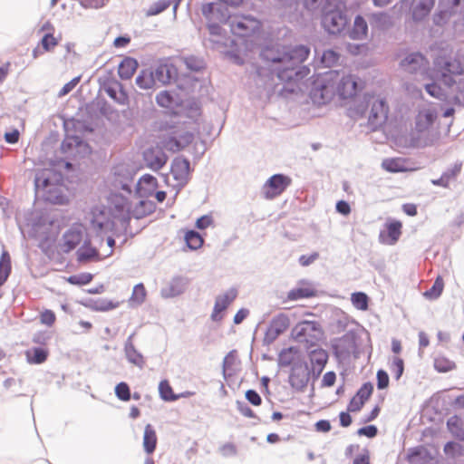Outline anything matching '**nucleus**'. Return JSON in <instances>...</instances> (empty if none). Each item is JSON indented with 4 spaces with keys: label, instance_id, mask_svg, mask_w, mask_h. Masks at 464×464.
Listing matches in <instances>:
<instances>
[{
    "label": "nucleus",
    "instance_id": "b1692460",
    "mask_svg": "<svg viewBox=\"0 0 464 464\" xmlns=\"http://www.w3.org/2000/svg\"><path fill=\"white\" fill-rule=\"evenodd\" d=\"M158 188L157 179L150 174H144L136 184L135 193L139 198L151 197Z\"/></svg>",
    "mask_w": 464,
    "mask_h": 464
},
{
    "label": "nucleus",
    "instance_id": "4c0bfd02",
    "mask_svg": "<svg viewBox=\"0 0 464 464\" xmlns=\"http://www.w3.org/2000/svg\"><path fill=\"white\" fill-rule=\"evenodd\" d=\"M402 224L399 220H391L386 223L388 239L386 243L394 245L401 235Z\"/></svg>",
    "mask_w": 464,
    "mask_h": 464
},
{
    "label": "nucleus",
    "instance_id": "aec40b11",
    "mask_svg": "<svg viewBox=\"0 0 464 464\" xmlns=\"http://www.w3.org/2000/svg\"><path fill=\"white\" fill-rule=\"evenodd\" d=\"M92 214L91 223L97 232H107L114 227V217L111 218L110 212L105 208H94Z\"/></svg>",
    "mask_w": 464,
    "mask_h": 464
},
{
    "label": "nucleus",
    "instance_id": "cd10ccee",
    "mask_svg": "<svg viewBox=\"0 0 464 464\" xmlns=\"http://www.w3.org/2000/svg\"><path fill=\"white\" fill-rule=\"evenodd\" d=\"M370 24L379 31H387L393 26L392 16L387 12H376L369 17Z\"/></svg>",
    "mask_w": 464,
    "mask_h": 464
},
{
    "label": "nucleus",
    "instance_id": "4d7b16f0",
    "mask_svg": "<svg viewBox=\"0 0 464 464\" xmlns=\"http://www.w3.org/2000/svg\"><path fill=\"white\" fill-rule=\"evenodd\" d=\"M238 290L236 287H230L223 295H218L216 298L219 304H222L223 308H227L230 304L237 297Z\"/></svg>",
    "mask_w": 464,
    "mask_h": 464
},
{
    "label": "nucleus",
    "instance_id": "393cba45",
    "mask_svg": "<svg viewBox=\"0 0 464 464\" xmlns=\"http://www.w3.org/2000/svg\"><path fill=\"white\" fill-rule=\"evenodd\" d=\"M82 237L83 231L81 227H71L63 236L62 250L65 253L72 251L82 242Z\"/></svg>",
    "mask_w": 464,
    "mask_h": 464
},
{
    "label": "nucleus",
    "instance_id": "603ef678",
    "mask_svg": "<svg viewBox=\"0 0 464 464\" xmlns=\"http://www.w3.org/2000/svg\"><path fill=\"white\" fill-rule=\"evenodd\" d=\"M120 171V166L118 165V189L121 188V190L125 191L128 195H131V187L135 173L129 171L127 177L121 179Z\"/></svg>",
    "mask_w": 464,
    "mask_h": 464
},
{
    "label": "nucleus",
    "instance_id": "0eeeda50",
    "mask_svg": "<svg viewBox=\"0 0 464 464\" xmlns=\"http://www.w3.org/2000/svg\"><path fill=\"white\" fill-rule=\"evenodd\" d=\"M310 380H312V374L308 362L298 359L291 367L288 376L289 385L296 392H304Z\"/></svg>",
    "mask_w": 464,
    "mask_h": 464
},
{
    "label": "nucleus",
    "instance_id": "f704fd0d",
    "mask_svg": "<svg viewBox=\"0 0 464 464\" xmlns=\"http://www.w3.org/2000/svg\"><path fill=\"white\" fill-rule=\"evenodd\" d=\"M450 432L459 440L464 441V428L462 419L458 415L450 417L447 420Z\"/></svg>",
    "mask_w": 464,
    "mask_h": 464
},
{
    "label": "nucleus",
    "instance_id": "a18cd8bd",
    "mask_svg": "<svg viewBox=\"0 0 464 464\" xmlns=\"http://www.w3.org/2000/svg\"><path fill=\"white\" fill-rule=\"evenodd\" d=\"M156 102L160 107L174 109L178 104L175 97L169 91H161L156 95Z\"/></svg>",
    "mask_w": 464,
    "mask_h": 464
},
{
    "label": "nucleus",
    "instance_id": "9b49d317",
    "mask_svg": "<svg viewBox=\"0 0 464 464\" xmlns=\"http://www.w3.org/2000/svg\"><path fill=\"white\" fill-rule=\"evenodd\" d=\"M290 326V318L285 313H279L275 315L265 332L263 343L265 345H270L273 343L281 334H283Z\"/></svg>",
    "mask_w": 464,
    "mask_h": 464
},
{
    "label": "nucleus",
    "instance_id": "9d476101",
    "mask_svg": "<svg viewBox=\"0 0 464 464\" xmlns=\"http://www.w3.org/2000/svg\"><path fill=\"white\" fill-rule=\"evenodd\" d=\"M358 334L355 330H348L342 337L338 338L333 343L334 355L338 359L345 360L350 357L353 353L358 349L357 346Z\"/></svg>",
    "mask_w": 464,
    "mask_h": 464
},
{
    "label": "nucleus",
    "instance_id": "a19ab883",
    "mask_svg": "<svg viewBox=\"0 0 464 464\" xmlns=\"http://www.w3.org/2000/svg\"><path fill=\"white\" fill-rule=\"evenodd\" d=\"M297 351L294 347L283 349L277 358L279 367H288L294 365L297 360L295 359Z\"/></svg>",
    "mask_w": 464,
    "mask_h": 464
},
{
    "label": "nucleus",
    "instance_id": "f8f14e48",
    "mask_svg": "<svg viewBox=\"0 0 464 464\" xmlns=\"http://www.w3.org/2000/svg\"><path fill=\"white\" fill-rule=\"evenodd\" d=\"M191 171L190 161L187 158L178 156L172 160L170 173L177 182L175 188H177L178 190H180L188 183Z\"/></svg>",
    "mask_w": 464,
    "mask_h": 464
},
{
    "label": "nucleus",
    "instance_id": "37998d69",
    "mask_svg": "<svg viewBox=\"0 0 464 464\" xmlns=\"http://www.w3.org/2000/svg\"><path fill=\"white\" fill-rule=\"evenodd\" d=\"M184 239L187 246L190 250H197L200 248L204 243V239L200 233L194 229L187 231Z\"/></svg>",
    "mask_w": 464,
    "mask_h": 464
},
{
    "label": "nucleus",
    "instance_id": "e2e57ef3",
    "mask_svg": "<svg viewBox=\"0 0 464 464\" xmlns=\"http://www.w3.org/2000/svg\"><path fill=\"white\" fill-rule=\"evenodd\" d=\"M451 14L452 11L448 9L439 10L432 16L433 24L437 26H442L449 22Z\"/></svg>",
    "mask_w": 464,
    "mask_h": 464
},
{
    "label": "nucleus",
    "instance_id": "c756f323",
    "mask_svg": "<svg viewBox=\"0 0 464 464\" xmlns=\"http://www.w3.org/2000/svg\"><path fill=\"white\" fill-rule=\"evenodd\" d=\"M348 33V36L352 40H362L366 38L368 34V24L365 18L357 14L354 18L353 25L352 29H346Z\"/></svg>",
    "mask_w": 464,
    "mask_h": 464
},
{
    "label": "nucleus",
    "instance_id": "5701e85b",
    "mask_svg": "<svg viewBox=\"0 0 464 464\" xmlns=\"http://www.w3.org/2000/svg\"><path fill=\"white\" fill-rule=\"evenodd\" d=\"M336 93L342 100L354 97L360 90L359 85L353 75L343 76L336 82Z\"/></svg>",
    "mask_w": 464,
    "mask_h": 464
},
{
    "label": "nucleus",
    "instance_id": "4468645a",
    "mask_svg": "<svg viewBox=\"0 0 464 464\" xmlns=\"http://www.w3.org/2000/svg\"><path fill=\"white\" fill-rule=\"evenodd\" d=\"M328 353L321 348L317 347L308 352V359L311 364L310 370L312 374V389L311 392H314V382L320 377L323 372L327 362Z\"/></svg>",
    "mask_w": 464,
    "mask_h": 464
},
{
    "label": "nucleus",
    "instance_id": "680f3d73",
    "mask_svg": "<svg viewBox=\"0 0 464 464\" xmlns=\"http://www.w3.org/2000/svg\"><path fill=\"white\" fill-rule=\"evenodd\" d=\"M89 306L92 309L97 311H107L114 308V304H112V302L103 298L91 299L89 301Z\"/></svg>",
    "mask_w": 464,
    "mask_h": 464
},
{
    "label": "nucleus",
    "instance_id": "ddd939ff",
    "mask_svg": "<svg viewBox=\"0 0 464 464\" xmlns=\"http://www.w3.org/2000/svg\"><path fill=\"white\" fill-rule=\"evenodd\" d=\"M86 111L91 116H95L97 120H107L112 126L116 121V111L101 96L89 103L86 106Z\"/></svg>",
    "mask_w": 464,
    "mask_h": 464
},
{
    "label": "nucleus",
    "instance_id": "72a5a7b5",
    "mask_svg": "<svg viewBox=\"0 0 464 464\" xmlns=\"http://www.w3.org/2000/svg\"><path fill=\"white\" fill-rule=\"evenodd\" d=\"M181 0H159L153 3L146 12L147 16L157 15L173 4V13L176 14Z\"/></svg>",
    "mask_w": 464,
    "mask_h": 464
},
{
    "label": "nucleus",
    "instance_id": "bb28decb",
    "mask_svg": "<svg viewBox=\"0 0 464 464\" xmlns=\"http://www.w3.org/2000/svg\"><path fill=\"white\" fill-rule=\"evenodd\" d=\"M134 336V334H131L126 340L124 343V354L127 359V361L139 367L143 368L145 364L144 357L143 355L135 348L132 338Z\"/></svg>",
    "mask_w": 464,
    "mask_h": 464
},
{
    "label": "nucleus",
    "instance_id": "6ab92c4d",
    "mask_svg": "<svg viewBox=\"0 0 464 464\" xmlns=\"http://www.w3.org/2000/svg\"><path fill=\"white\" fill-rule=\"evenodd\" d=\"M389 107L383 99L376 100L372 102L368 116V124L372 130L381 127L387 120Z\"/></svg>",
    "mask_w": 464,
    "mask_h": 464
},
{
    "label": "nucleus",
    "instance_id": "13d9d810",
    "mask_svg": "<svg viewBox=\"0 0 464 464\" xmlns=\"http://www.w3.org/2000/svg\"><path fill=\"white\" fill-rule=\"evenodd\" d=\"M340 55L337 52L328 49L324 51L321 56V63L324 67H332L339 61Z\"/></svg>",
    "mask_w": 464,
    "mask_h": 464
},
{
    "label": "nucleus",
    "instance_id": "dca6fc26",
    "mask_svg": "<svg viewBox=\"0 0 464 464\" xmlns=\"http://www.w3.org/2000/svg\"><path fill=\"white\" fill-rule=\"evenodd\" d=\"M34 183L37 193H40L42 190L43 197L46 201L53 204L63 203L64 196L62 194L60 188L51 184L48 178L36 176Z\"/></svg>",
    "mask_w": 464,
    "mask_h": 464
},
{
    "label": "nucleus",
    "instance_id": "09e8293b",
    "mask_svg": "<svg viewBox=\"0 0 464 464\" xmlns=\"http://www.w3.org/2000/svg\"><path fill=\"white\" fill-rule=\"evenodd\" d=\"M382 167L391 173L403 172L406 170L401 159L395 158L384 159L382 162Z\"/></svg>",
    "mask_w": 464,
    "mask_h": 464
},
{
    "label": "nucleus",
    "instance_id": "2eb2a0df",
    "mask_svg": "<svg viewBox=\"0 0 464 464\" xmlns=\"http://www.w3.org/2000/svg\"><path fill=\"white\" fill-rule=\"evenodd\" d=\"M156 82L161 85H168L177 82L179 77V70L168 60L160 61L154 69H152Z\"/></svg>",
    "mask_w": 464,
    "mask_h": 464
},
{
    "label": "nucleus",
    "instance_id": "de8ad7c7",
    "mask_svg": "<svg viewBox=\"0 0 464 464\" xmlns=\"http://www.w3.org/2000/svg\"><path fill=\"white\" fill-rule=\"evenodd\" d=\"M98 256L96 248L91 246L85 241L84 244L77 251V259L80 262H87L92 260Z\"/></svg>",
    "mask_w": 464,
    "mask_h": 464
},
{
    "label": "nucleus",
    "instance_id": "052dcab7",
    "mask_svg": "<svg viewBox=\"0 0 464 464\" xmlns=\"http://www.w3.org/2000/svg\"><path fill=\"white\" fill-rule=\"evenodd\" d=\"M425 91L429 95L439 100H444L446 93L444 90L437 82L427 83L424 86Z\"/></svg>",
    "mask_w": 464,
    "mask_h": 464
},
{
    "label": "nucleus",
    "instance_id": "338daca9",
    "mask_svg": "<svg viewBox=\"0 0 464 464\" xmlns=\"http://www.w3.org/2000/svg\"><path fill=\"white\" fill-rule=\"evenodd\" d=\"M373 392V384L370 382H364L361 388L356 392L355 396L362 401H365L371 397Z\"/></svg>",
    "mask_w": 464,
    "mask_h": 464
},
{
    "label": "nucleus",
    "instance_id": "a878e982",
    "mask_svg": "<svg viewBox=\"0 0 464 464\" xmlns=\"http://www.w3.org/2000/svg\"><path fill=\"white\" fill-rule=\"evenodd\" d=\"M436 0H417L411 6V19L415 23L422 22L429 16Z\"/></svg>",
    "mask_w": 464,
    "mask_h": 464
},
{
    "label": "nucleus",
    "instance_id": "4be33fe9",
    "mask_svg": "<svg viewBox=\"0 0 464 464\" xmlns=\"http://www.w3.org/2000/svg\"><path fill=\"white\" fill-rule=\"evenodd\" d=\"M189 284L188 277L176 276L171 278L169 285L162 287L160 295L163 298H172L183 294Z\"/></svg>",
    "mask_w": 464,
    "mask_h": 464
},
{
    "label": "nucleus",
    "instance_id": "39448f33",
    "mask_svg": "<svg viewBox=\"0 0 464 464\" xmlns=\"http://www.w3.org/2000/svg\"><path fill=\"white\" fill-rule=\"evenodd\" d=\"M291 334L299 343L314 345L324 338V334L319 322L304 320L292 329Z\"/></svg>",
    "mask_w": 464,
    "mask_h": 464
},
{
    "label": "nucleus",
    "instance_id": "8fccbe9b",
    "mask_svg": "<svg viewBox=\"0 0 464 464\" xmlns=\"http://www.w3.org/2000/svg\"><path fill=\"white\" fill-rule=\"evenodd\" d=\"M353 305L361 311H366L369 307V296L363 292H354L351 295Z\"/></svg>",
    "mask_w": 464,
    "mask_h": 464
},
{
    "label": "nucleus",
    "instance_id": "f03ea898",
    "mask_svg": "<svg viewBox=\"0 0 464 464\" xmlns=\"http://www.w3.org/2000/svg\"><path fill=\"white\" fill-rule=\"evenodd\" d=\"M156 203L149 199H141L132 208L131 203L123 195L118 193V229L121 227L124 231V237L121 240V245L127 242V235L132 237L135 234L132 231L128 232V227L131 217L140 219L152 214L156 210ZM121 234L118 232V239Z\"/></svg>",
    "mask_w": 464,
    "mask_h": 464
},
{
    "label": "nucleus",
    "instance_id": "79ce46f5",
    "mask_svg": "<svg viewBox=\"0 0 464 464\" xmlns=\"http://www.w3.org/2000/svg\"><path fill=\"white\" fill-rule=\"evenodd\" d=\"M159 392H160V398L164 401H175L178 399H179L181 396L182 397L186 396L185 394H180V395L175 394L173 392L172 387L170 386V384L169 383V382L167 380H163L160 382Z\"/></svg>",
    "mask_w": 464,
    "mask_h": 464
},
{
    "label": "nucleus",
    "instance_id": "a211bd4d",
    "mask_svg": "<svg viewBox=\"0 0 464 464\" xmlns=\"http://www.w3.org/2000/svg\"><path fill=\"white\" fill-rule=\"evenodd\" d=\"M142 158L147 167L153 171H158L166 164L168 156L163 148L156 145L144 150Z\"/></svg>",
    "mask_w": 464,
    "mask_h": 464
},
{
    "label": "nucleus",
    "instance_id": "473e14b6",
    "mask_svg": "<svg viewBox=\"0 0 464 464\" xmlns=\"http://www.w3.org/2000/svg\"><path fill=\"white\" fill-rule=\"evenodd\" d=\"M157 434L154 427L151 424H147L143 433V449L144 451L150 455L152 454L157 447Z\"/></svg>",
    "mask_w": 464,
    "mask_h": 464
},
{
    "label": "nucleus",
    "instance_id": "864d4df0",
    "mask_svg": "<svg viewBox=\"0 0 464 464\" xmlns=\"http://www.w3.org/2000/svg\"><path fill=\"white\" fill-rule=\"evenodd\" d=\"M11 271L10 257L6 252L2 254L0 260V286L5 284Z\"/></svg>",
    "mask_w": 464,
    "mask_h": 464
},
{
    "label": "nucleus",
    "instance_id": "c85d7f7f",
    "mask_svg": "<svg viewBox=\"0 0 464 464\" xmlns=\"http://www.w3.org/2000/svg\"><path fill=\"white\" fill-rule=\"evenodd\" d=\"M425 63L426 58L423 54L420 53H411L401 62V65L405 71L411 73H416Z\"/></svg>",
    "mask_w": 464,
    "mask_h": 464
},
{
    "label": "nucleus",
    "instance_id": "774afa93",
    "mask_svg": "<svg viewBox=\"0 0 464 464\" xmlns=\"http://www.w3.org/2000/svg\"><path fill=\"white\" fill-rule=\"evenodd\" d=\"M390 370L392 373L393 374L394 378L398 381L404 372V362L400 357H394L392 363L390 367Z\"/></svg>",
    "mask_w": 464,
    "mask_h": 464
},
{
    "label": "nucleus",
    "instance_id": "412c9836",
    "mask_svg": "<svg viewBox=\"0 0 464 464\" xmlns=\"http://www.w3.org/2000/svg\"><path fill=\"white\" fill-rule=\"evenodd\" d=\"M100 92H104L116 101V76L113 68L107 64L99 76Z\"/></svg>",
    "mask_w": 464,
    "mask_h": 464
},
{
    "label": "nucleus",
    "instance_id": "0e129e2a",
    "mask_svg": "<svg viewBox=\"0 0 464 464\" xmlns=\"http://www.w3.org/2000/svg\"><path fill=\"white\" fill-rule=\"evenodd\" d=\"M443 450L447 456H450V457L454 458V457L462 455L463 447L461 444L451 440V441H448L444 445Z\"/></svg>",
    "mask_w": 464,
    "mask_h": 464
},
{
    "label": "nucleus",
    "instance_id": "3c124183",
    "mask_svg": "<svg viewBox=\"0 0 464 464\" xmlns=\"http://www.w3.org/2000/svg\"><path fill=\"white\" fill-rule=\"evenodd\" d=\"M444 282L441 276H438L432 286L424 292V296L430 300H435L439 298L443 291Z\"/></svg>",
    "mask_w": 464,
    "mask_h": 464
},
{
    "label": "nucleus",
    "instance_id": "2f4dec72",
    "mask_svg": "<svg viewBox=\"0 0 464 464\" xmlns=\"http://www.w3.org/2000/svg\"><path fill=\"white\" fill-rule=\"evenodd\" d=\"M461 170V163L455 164L453 167L447 169L441 176L437 179H432L431 183L434 186H439L442 188H448L450 181L455 179L458 174Z\"/></svg>",
    "mask_w": 464,
    "mask_h": 464
},
{
    "label": "nucleus",
    "instance_id": "c9c22d12",
    "mask_svg": "<svg viewBox=\"0 0 464 464\" xmlns=\"http://www.w3.org/2000/svg\"><path fill=\"white\" fill-rule=\"evenodd\" d=\"M136 84L143 90L152 88L156 84L152 69H142L136 77Z\"/></svg>",
    "mask_w": 464,
    "mask_h": 464
},
{
    "label": "nucleus",
    "instance_id": "423d86ee",
    "mask_svg": "<svg viewBox=\"0 0 464 464\" xmlns=\"http://www.w3.org/2000/svg\"><path fill=\"white\" fill-rule=\"evenodd\" d=\"M332 72L325 73L324 76L316 79L313 82V87L310 91V97L318 104H326L329 102L336 93L335 83L331 82Z\"/></svg>",
    "mask_w": 464,
    "mask_h": 464
},
{
    "label": "nucleus",
    "instance_id": "58836bf2",
    "mask_svg": "<svg viewBox=\"0 0 464 464\" xmlns=\"http://www.w3.org/2000/svg\"><path fill=\"white\" fill-rule=\"evenodd\" d=\"M220 22H208V29L209 31V34L211 36L216 37L213 39H209V41L214 45H226L225 43V37L223 36V33H225V30L220 26Z\"/></svg>",
    "mask_w": 464,
    "mask_h": 464
},
{
    "label": "nucleus",
    "instance_id": "20e7f679",
    "mask_svg": "<svg viewBox=\"0 0 464 464\" xmlns=\"http://www.w3.org/2000/svg\"><path fill=\"white\" fill-rule=\"evenodd\" d=\"M436 66L440 73L441 82L448 88H453L457 78L464 74L462 63L452 56L440 57L437 60Z\"/></svg>",
    "mask_w": 464,
    "mask_h": 464
},
{
    "label": "nucleus",
    "instance_id": "49530a36",
    "mask_svg": "<svg viewBox=\"0 0 464 464\" xmlns=\"http://www.w3.org/2000/svg\"><path fill=\"white\" fill-rule=\"evenodd\" d=\"M48 352L41 347H34L31 351H27V361L33 364H41L46 361Z\"/></svg>",
    "mask_w": 464,
    "mask_h": 464
},
{
    "label": "nucleus",
    "instance_id": "1a4fd4ad",
    "mask_svg": "<svg viewBox=\"0 0 464 464\" xmlns=\"http://www.w3.org/2000/svg\"><path fill=\"white\" fill-rule=\"evenodd\" d=\"M172 130L165 138V146L171 151L177 152L188 146L194 140V133L182 129L179 126H173Z\"/></svg>",
    "mask_w": 464,
    "mask_h": 464
},
{
    "label": "nucleus",
    "instance_id": "6e6d98bb",
    "mask_svg": "<svg viewBox=\"0 0 464 464\" xmlns=\"http://www.w3.org/2000/svg\"><path fill=\"white\" fill-rule=\"evenodd\" d=\"M455 362L444 356H439L434 359V368L439 372H447L454 369Z\"/></svg>",
    "mask_w": 464,
    "mask_h": 464
},
{
    "label": "nucleus",
    "instance_id": "e433bc0d",
    "mask_svg": "<svg viewBox=\"0 0 464 464\" xmlns=\"http://www.w3.org/2000/svg\"><path fill=\"white\" fill-rule=\"evenodd\" d=\"M135 111L131 109L122 110L118 112V130H124L128 128H133L135 125Z\"/></svg>",
    "mask_w": 464,
    "mask_h": 464
},
{
    "label": "nucleus",
    "instance_id": "ea45409f",
    "mask_svg": "<svg viewBox=\"0 0 464 464\" xmlns=\"http://www.w3.org/2000/svg\"><path fill=\"white\" fill-rule=\"evenodd\" d=\"M181 60L186 65L187 69L191 72H198L206 67L205 60L202 57L197 55H184L181 57Z\"/></svg>",
    "mask_w": 464,
    "mask_h": 464
},
{
    "label": "nucleus",
    "instance_id": "f257e3e1",
    "mask_svg": "<svg viewBox=\"0 0 464 464\" xmlns=\"http://www.w3.org/2000/svg\"><path fill=\"white\" fill-rule=\"evenodd\" d=\"M310 48L304 44L295 47L266 45L260 52L262 60L275 64L273 71L285 82L281 92L294 93L295 86L309 73L308 66L303 63L308 58Z\"/></svg>",
    "mask_w": 464,
    "mask_h": 464
},
{
    "label": "nucleus",
    "instance_id": "7ed1b4c3",
    "mask_svg": "<svg viewBox=\"0 0 464 464\" xmlns=\"http://www.w3.org/2000/svg\"><path fill=\"white\" fill-rule=\"evenodd\" d=\"M350 18L345 6L335 0H325L321 9V25L330 35H341L348 27Z\"/></svg>",
    "mask_w": 464,
    "mask_h": 464
},
{
    "label": "nucleus",
    "instance_id": "c03bdc74",
    "mask_svg": "<svg viewBox=\"0 0 464 464\" xmlns=\"http://www.w3.org/2000/svg\"><path fill=\"white\" fill-rule=\"evenodd\" d=\"M316 291L309 287H296L291 289L287 294V299L290 301H296L304 298L314 297Z\"/></svg>",
    "mask_w": 464,
    "mask_h": 464
},
{
    "label": "nucleus",
    "instance_id": "5fc2aeb1",
    "mask_svg": "<svg viewBox=\"0 0 464 464\" xmlns=\"http://www.w3.org/2000/svg\"><path fill=\"white\" fill-rule=\"evenodd\" d=\"M146 297V289L142 283L137 284L132 290L130 302L131 304L140 305L141 304Z\"/></svg>",
    "mask_w": 464,
    "mask_h": 464
},
{
    "label": "nucleus",
    "instance_id": "6e6552de",
    "mask_svg": "<svg viewBox=\"0 0 464 464\" xmlns=\"http://www.w3.org/2000/svg\"><path fill=\"white\" fill-rule=\"evenodd\" d=\"M228 6L236 7L234 5L219 0V3L204 4L201 8L202 14L208 22H220L227 24L231 20V14Z\"/></svg>",
    "mask_w": 464,
    "mask_h": 464
},
{
    "label": "nucleus",
    "instance_id": "7c9ffc66",
    "mask_svg": "<svg viewBox=\"0 0 464 464\" xmlns=\"http://www.w3.org/2000/svg\"><path fill=\"white\" fill-rule=\"evenodd\" d=\"M138 62L132 57H125L118 63V76L130 79L138 68Z\"/></svg>",
    "mask_w": 464,
    "mask_h": 464
},
{
    "label": "nucleus",
    "instance_id": "f3484780",
    "mask_svg": "<svg viewBox=\"0 0 464 464\" xmlns=\"http://www.w3.org/2000/svg\"><path fill=\"white\" fill-rule=\"evenodd\" d=\"M292 183L290 177L277 173L272 175L265 183L264 188H267L265 191L266 198H274L281 195Z\"/></svg>",
    "mask_w": 464,
    "mask_h": 464
},
{
    "label": "nucleus",
    "instance_id": "bf43d9fd",
    "mask_svg": "<svg viewBox=\"0 0 464 464\" xmlns=\"http://www.w3.org/2000/svg\"><path fill=\"white\" fill-rule=\"evenodd\" d=\"M453 87L456 92L452 98L453 103L464 106V78L458 79L457 83H455Z\"/></svg>",
    "mask_w": 464,
    "mask_h": 464
},
{
    "label": "nucleus",
    "instance_id": "69168bd1",
    "mask_svg": "<svg viewBox=\"0 0 464 464\" xmlns=\"http://www.w3.org/2000/svg\"><path fill=\"white\" fill-rule=\"evenodd\" d=\"M92 275L90 273H82L68 277L67 281L72 285H84L92 280Z\"/></svg>",
    "mask_w": 464,
    "mask_h": 464
}]
</instances>
